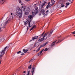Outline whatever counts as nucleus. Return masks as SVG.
Masks as SVG:
<instances>
[{"label": "nucleus", "mask_w": 75, "mask_h": 75, "mask_svg": "<svg viewBox=\"0 0 75 75\" xmlns=\"http://www.w3.org/2000/svg\"><path fill=\"white\" fill-rule=\"evenodd\" d=\"M32 68L31 65H30L29 66H28V69H31Z\"/></svg>", "instance_id": "393cba45"}, {"label": "nucleus", "mask_w": 75, "mask_h": 75, "mask_svg": "<svg viewBox=\"0 0 75 75\" xmlns=\"http://www.w3.org/2000/svg\"><path fill=\"white\" fill-rule=\"evenodd\" d=\"M63 38V39H64V38Z\"/></svg>", "instance_id": "3c124183"}, {"label": "nucleus", "mask_w": 75, "mask_h": 75, "mask_svg": "<svg viewBox=\"0 0 75 75\" xmlns=\"http://www.w3.org/2000/svg\"><path fill=\"white\" fill-rule=\"evenodd\" d=\"M42 51H41L40 52V54H41V53H42Z\"/></svg>", "instance_id": "a19ab883"}, {"label": "nucleus", "mask_w": 75, "mask_h": 75, "mask_svg": "<svg viewBox=\"0 0 75 75\" xmlns=\"http://www.w3.org/2000/svg\"><path fill=\"white\" fill-rule=\"evenodd\" d=\"M38 38V36H35V37L32 38V40H35V39H37Z\"/></svg>", "instance_id": "ddd939ff"}, {"label": "nucleus", "mask_w": 75, "mask_h": 75, "mask_svg": "<svg viewBox=\"0 0 75 75\" xmlns=\"http://www.w3.org/2000/svg\"><path fill=\"white\" fill-rule=\"evenodd\" d=\"M1 28H0V32H1Z\"/></svg>", "instance_id": "4c0bfd02"}, {"label": "nucleus", "mask_w": 75, "mask_h": 75, "mask_svg": "<svg viewBox=\"0 0 75 75\" xmlns=\"http://www.w3.org/2000/svg\"><path fill=\"white\" fill-rule=\"evenodd\" d=\"M73 34H75V31L72 33Z\"/></svg>", "instance_id": "c9c22d12"}, {"label": "nucleus", "mask_w": 75, "mask_h": 75, "mask_svg": "<svg viewBox=\"0 0 75 75\" xmlns=\"http://www.w3.org/2000/svg\"><path fill=\"white\" fill-rule=\"evenodd\" d=\"M33 51H35V50H33Z\"/></svg>", "instance_id": "de8ad7c7"}, {"label": "nucleus", "mask_w": 75, "mask_h": 75, "mask_svg": "<svg viewBox=\"0 0 75 75\" xmlns=\"http://www.w3.org/2000/svg\"><path fill=\"white\" fill-rule=\"evenodd\" d=\"M48 5L50 7H51L52 5L50 4V2H49L48 3Z\"/></svg>", "instance_id": "4be33fe9"}, {"label": "nucleus", "mask_w": 75, "mask_h": 75, "mask_svg": "<svg viewBox=\"0 0 75 75\" xmlns=\"http://www.w3.org/2000/svg\"><path fill=\"white\" fill-rule=\"evenodd\" d=\"M67 0H60V1H61V7H64L65 6V1Z\"/></svg>", "instance_id": "6e6552de"}, {"label": "nucleus", "mask_w": 75, "mask_h": 75, "mask_svg": "<svg viewBox=\"0 0 75 75\" xmlns=\"http://www.w3.org/2000/svg\"><path fill=\"white\" fill-rule=\"evenodd\" d=\"M28 23L27 21H25L24 22V24L25 25H27V24Z\"/></svg>", "instance_id": "5701e85b"}, {"label": "nucleus", "mask_w": 75, "mask_h": 75, "mask_svg": "<svg viewBox=\"0 0 75 75\" xmlns=\"http://www.w3.org/2000/svg\"><path fill=\"white\" fill-rule=\"evenodd\" d=\"M4 40V39H0V43L2 42V41H3Z\"/></svg>", "instance_id": "412c9836"}, {"label": "nucleus", "mask_w": 75, "mask_h": 75, "mask_svg": "<svg viewBox=\"0 0 75 75\" xmlns=\"http://www.w3.org/2000/svg\"><path fill=\"white\" fill-rule=\"evenodd\" d=\"M7 48H8V47L7 46L6 47L4 48V50H2L1 52H0V60H1L2 58H3V56L4 55L5 52H6V51Z\"/></svg>", "instance_id": "7ed1b4c3"}, {"label": "nucleus", "mask_w": 75, "mask_h": 75, "mask_svg": "<svg viewBox=\"0 0 75 75\" xmlns=\"http://www.w3.org/2000/svg\"><path fill=\"white\" fill-rule=\"evenodd\" d=\"M21 51H19L17 52V54H20V53H21Z\"/></svg>", "instance_id": "bb28decb"}, {"label": "nucleus", "mask_w": 75, "mask_h": 75, "mask_svg": "<svg viewBox=\"0 0 75 75\" xmlns=\"http://www.w3.org/2000/svg\"><path fill=\"white\" fill-rule=\"evenodd\" d=\"M11 20V18H9L8 20L6 21L3 24H2L1 27H2V28H6V26L7 25V24H8V23H9Z\"/></svg>", "instance_id": "39448f33"}, {"label": "nucleus", "mask_w": 75, "mask_h": 75, "mask_svg": "<svg viewBox=\"0 0 75 75\" xmlns=\"http://www.w3.org/2000/svg\"><path fill=\"white\" fill-rule=\"evenodd\" d=\"M21 5H22V6H23V5H24V4H21Z\"/></svg>", "instance_id": "49530a36"}, {"label": "nucleus", "mask_w": 75, "mask_h": 75, "mask_svg": "<svg viewBox=\"0 0 75 75\" xmlns=\"http://www.w3.org/2000/svg\"><path fill=\"white\" fill-rule=\"evenodd\" d=\"M41 55V54L40 53L38 54V55L39 56H40V55Z\"/></svg>", "instance_id": "72a5a7b5"}, {"label": "nucleus", "mask_w": 75, "mask_h": 75, "mask_svg": "<svg viewBox=\"0 0 75 75\" xmlns=\"http://www.w3.org/2000/svg\"><path fill=\"white\" fill-rule=\"evenodd\" d=\"M46 3L45 1V3L43 4L41 6V8H42L45 5Z\"/></svg>", "instance_id": "f3484780"}, {"label": "nucleus", "mask_w": 75, "mask_h": 75, "mask_svg": "<svg viewBox=\"0 0 75 75\" xmlns=\"http://www.w3.org/2000/svg\"><path fill=\"white\" fill-rule=\"evenodd\" d=\"M66 6H65V8H67L68 6V5H69L70 4V3L69 2L67 3L66 4Z\"/></svg>", "instance_id": "2eb2a0df"}, {"label": "nucleus", "mask_w": 75, "mask_h": 75, "mask_svg": "<svg viewBox=\"0 0 75 75\" xmlns=\"http://www.w3.org/2000/svg\"><path fill=\"white\" fill-rule=\"evenodd\" d=\"M65 38H64V39H62V40H59L58 41V42H57V43H58V42H61L62 41H63L64 40Z\"/></svg>", "instance_id": "aec40b11"}, {"label": "nucleus", "mask_w": 75, "mask_h": 75, "mask_svg": "<svg viewBox=\"0 0 75 75\" xmlns=\"http://www.w3.org/2000/svg\"><path fill=\"white\" fill-rule=\"evenodd\" d=\"M45 34H44L43 35V38H42L41 39H40L38 41H40V42H41V41H42L43 40H44V39H45V40L47 39V38H48V37H47L46 38H45Z\"/></svg>", "instance_id": "1a4fd4ad"}, {"label": "nucleus", "mask_w": 75, "mask_h": 75, "mask_svg": "<svg viewBox=\"0 0 75 75\" xmlns=\"http://www.w3.org/2000/svg\"><path fill=\"white\" fill-rule=\"evenodd\" d=\"M28 72V74L30 75V71L29 70H27Z\"/></svg>", "instance_id": "b1692460"}, {"label": "nucleus", "mask_w": 75, "mask_h": 75, "mask_svg": "<svg viewBox=\"0 0 75 75\" xmlns=\"http://www.w3.org/2000/svg\"><path fill=\"white\" fill-rule=\"evenodd\" d=\"M23 52H24V53H26L28 51V50L25 49H24L23 50Z\"/></svg>", "instance_id": "4468645a"}, {"label": "nucleus", "mask_w": 75, "mask_h": 75, "mask_svg": "<svg viewBox=\"0 0 75 75\" xmlns=\"http://www.w3.org/2000/svg\"><path fill=\"white\" fill-rule=\"evenodd\" d=\"M72 2H71V3H73V0H72Z\"/></svg>", "instance_id": "a18cd8bd"}, {"label": "nucleus", "mask_w": 75, "mask_h": 75, "mask_svg": "<svg viewBox=\"0 0 75 75\" xmlns=\"http://www.w3.org/2000/svg\"><path fill=\"white\" fill-rule=\"evenodd\" d=\"M48 43V42H47L45 43V44H44V45H41L40 46V47H39L38 50H36V52H38V51H40V48H41V47H45V45H47V44Z\"/></svg>", "instance_id": "0eeeda50"}, {"label": "nucleus", "mask_w": 75, "mask_h": 75, "mask_svg": "<svg viewBox=\"0 0 75 75\" xmlns=\"http://www.w3.org/2000/svg\"><path fill=\"white\" fill-rule=\"evenodd\" d=\"M26 1H30V0H25Z\"/></svg>", "instance_id": "e433bc0d"}, {"label": "nucleus", "mask_w": 75, "mask_h": 75, "mask_svg": "<svg viewBox=\"0 0 75 75\" xmlns=\"http://www.w3.org/2000/svg\"><path fill=\"white\" fill-rule=\"evenodd\" d=\"M19 3H21V0H18Z\"/></svg>", "instance_id": "7c9ffc66"}, {"label": "nucleus", "mask_w": 75, "mask_h": 75, "mask_svg": "<svg viewBox=\"0 0 75 75\" xmlns=\"http://www.w3.org/2000/svg\"><path fill=\"white\" fill-rule=\"evenodd\" d=\"M31 41H32V40H30V41L29 42H31Z\"/></svg>", "instance_id": "79ce46f5"}, {"label": "nucleus", "mask_w": 75, "mask_h": 75, "mask_svg": "<svg viewBox=\"0 0 75 75\" xmlns=\"http://www.w3.org/2000/svg\"><path fill=\"white\" fill-rule=\"evenodd\" d=\"M22 10L25 12V15H28L29 14V12L30 11V8L28 7L22 6L21 8Z\"/></svg>", "instance_id": "f03ea898"}, {"label": "nucleus", "mask_w": 75, "mask_h": 75, "mask_svg": "<svg viewBox=\"0 0 75 75\" xmlns=\"http://www.w3.org/2000/svg\"><path fill=\"white\" fill-rule=\"evenodd\" d=\"M33 20V16L32 15H29L28 16V18L27 21H28V24L29 26L27 27V30H28V27H31L30 26V22L31 21V20Z\"/></svg>", "instance_id": "20e7f679"}, {"label": "nucleus", "mask_w": 75, "mask_h": 75, "mask_svg": "<svg viewBox=\"0 0 75 75\" xmlns=\"http://www.w3.org/2000/svg\"><path fill=\"white\" fill-rule=\"evenodd\" d=\"M23 74H25V71H24L23 72Z\"/></svg>", "instance_id": "ea45409f"}, {"label": "nucleus", "mask_w": 75, "mask_h": 75, "mask_svg": "<svg viewBox=\"0 0 75 75\" xmlns=\"http://www.w3.org/2000/svg\"><path fill=\"white\" fill-rule=\"evenodd\" d=\"M37 13V11H35L34 12H32V16H35L36 14Z\"/></svg>", "instance_id": "f8f14e48"}, {"label": "nucleus", "mask_w": 75, "mask_h": 75, "mask_svg": "<svg viewBox=\"0 0 75 75\" xmlns=\"http://www.w3.org/2000/svg\"><path fill=\"white\" fill-rule=\"evenodd\" d=\"M35 8L36 10H37L38 9V7L37 6H35Z\"/></svg>", "instance_id": "c85d7f7f"}, {"label": "nucleus", "mask_w": 75, "mask_h": 75, "mask_svg": "<svg viewBox=\"0 0 75 75\" xmlns=\"http://www.w3.org/2000/svg\"><path fill=\"white\" fill-rule=\"evenodd\" d=\"M21 55H24V53L23 52H21Z\"/></svg>", "instance_id": "cd10ccee"}, {"label": "nucleus", "mask_w": 75, "mask_h": 75, "mask_svg": "<svg viewBox=\"0 0 75 75\" xmlns=\"http://www.w3.org/2000/svg\"><path fill=\"white\" fill-rule=\"evenodd\" d=\"M56 41H55L54 42H53V43H52V46H54V45H55V42H56Z\"/></svg>", "instance_id": "dca6fc26"}, {"label": "nucleus", "mask_w": 75, "mask_h": 75, "mask_svg": "<svg viewBox=\"0 0 75 75\" xmlns=\"http://www.w3.org/2000/svg\"><path fill=\"white\" fill-rule=\"evenodd\" d=\"M11 15L12 16V15H13V13H11Z\"/></svg>", "instance_id": "c03bdc74"}, {"label": "nucleus", "mask_w": 75, "mask_h": 75, "mask_svg": "<svg viewBox=\"0 0 75 75\" xmlns=\"http://www.w3.org/2000/svg\"><path fill=\"white\" fill-rule=\"evenodd\" d=\"M52 5H54V4H55V1H54V0H52Z\"/></svg>", "instance_id": "a211bd4d"}, {"label": "nucleus", "mask_w": 75, "mask_h": 75, "mask_svg": "<svg viewBox=\"0 0 75 75\" xmlns=\"http://www.w3.org/2000/svg\"><path fill=\"white\" fill-rule=\"evenodd\" d=\"M11 17H12V16H11Z\"/></svg>", "instance_id": "8fccbe9b"}, {"label": "nucleus", "mask_w": 75, "mask_h": 75, "mask_svg": "<svg viewBox=\"0 0 75 75\" xmlns=\"http://www.w3.org/2000/svg\"><path fill=\"white\" fill-rule=\"evenodd\" d=\"M54 31V30L53 29L52 31H50V33H45V38H47V37H51L52 34V33H53V31Z\"/></svg>", "instance_id": "423d86ee"}, {"label": "nucleus", "mask_w": 75, "mask_h": 75, "mask_svg": "<svg viewBox=\"0 0 75 75\" xmlns=\"http://www.w3.org/2000/svg\"><path fill=\"white\" fill-rule=\"evenodd\" d=\"M1 60H0V65L1 64Z\"/></svg>", "instance_id": "58836bf2"}, {"label": "nucleus", "mask_w": 75, "mask_h": 75, "mask_svg": "<svg viewBox=\"0 0 75 75\" xmlns=\"http://www.w3.org/2000/svg\"><path fill=\"white\" fill-rule=\"evenodd\" d=\"M22 11L19 8H18L16 9V12L15 13V16H16L17 18H21L22 16Z\"/></svg>", "instance_id": "f257e3e1"}, {"label": "nucleus", "mask_w": 75, "mask_h": 75, "mask_svg": "<svg viewBox=\"0 0 75 75\" xmlns=\"http://www.w3.org/2000/svg\"><path fill=\"white\" fill-rule=\"evenodd\" d=\"M44 49H43L41 51H42H42H44Z\"/></svg>", "instance_id": "37998d69"}, {"label": "nucleus", "mask_w": 75, "mask_h": 75, "mask_svg": "<svg viewBox=\"0 0 75 75\" xmlns=\"http://www.w3.org/2000/svg\"><path fill=\"white\" fill-rule=\"evenodd\" d=\"M74 36L75 37V35H74Z\"/></svg>", "instance_id": "09e8293b"}, {"label": "nucleus", "mask_w": 75, "mask_h": 75, "mask_svg": "<svg viewBox=\"0 0 75 75\" xmlns=\"http://www.w3.org/2000/svg\"><path fill=\"white\" fill-rule=\"evenodd\" d=\"M48 51V49H47V48L45 49L44 50V51Z\"/></svg>", "instance_id": "c756f323"}, {"label": "nucleus", "mask_w": 75, "mask_h": 75, "mask_svg": "<svg viewBox=\"0 0 75 75\" xmlns=\"http://www.w3.org/2000/svg\"><path fill=\"white\" fill-rule=\"evenodd\" d=\"M49 7H50V6L48 5L47 6V8H48Z\"/></svg>", "instance_id": "f704fd0d"}, {"label": "nucleus", "mask_w": 75, "mask_h": 75, "mask_svg": "<svg viewBox=\"0 0 75 75\" xmlns=\"http://www.w3.org/2000/svg\"><path fill=\"white\" fill-rule=\"evenodd\" d=\"M44 32L42 34L41 37H42V36H44V35H44Z\"/></svg>", "instance_id": "473e14b6"}, {"label": "nucleus", "mask_w": 75, "mask_h": 75, "mask_svg": "<svg viewBox=\"0 0 75 75\" xmlns=\"http://www.w3.org/2000/svg\"><path fill=\"white\" fill-rule=\"evenodd\" d=\"M36 26L35 25H34L33 27L31 28L30 29V31H31V30H33V28H36Z\"/></svg>", "instance_id": "6ab92c4d"}, {"label": "nucleus", "mask_w": 75, "mask_h": 75, "mask_svg": "<svg viewBox=\"0 0 75 75\" xmlns=\"http://www.w3.org/2000/svg\"><path fill=\"white\" fill-rule=\"evenodd\" d=\"M34 71H35V67H34V66H33V67L32 68V69L31 71L32 75H33L34 73Z\"/></svg>", "instance_id": "9b49d317"}, {"label": "nucleus", "mask_w": 75, "mask_h": 75, "mask_svg": "<svg viewBox=\"0 0 75 75\" xmlns=\"http://www.w3.org/2000/svg\"><path fill=\"white\" fill-rule=\"evenodd\" d=\"M34 61V59H32L30 62H33Z\"/></svg>", "instance_id": "2f4dec72"}, {"label": "nucleus", "mask_w": 75, "mask_h": 75, "mask_svg": "<svg viewBox=\"0 0 75 75\" xmlns=\"http://www.w3.org/2000/svg\"><path fill=\"white\" fill-rule=\"evenodd\" d=\"M44 12H45V10L43 9H42L40 11V12L41 13H42L43 16L44 15H45V16H46L47 14H45V13H44Z\"/></svg>", "instance_id": "9d476101"}, {"label": "nucleus", "mask_w": 75, "mask_h": 75, "mask_svg": "<svg viewBox=\"0 0 75 75\" xmlns=\"http://www.w3.org/2000/svg\"><path fill=\"white\" fill-rule=\"evenodd\" d=\"M49 11L47 10L46 12V14H46V16H47V14H48V13H48V12Z\"/></svg>", "instance_id": "a878e982"}]
</instances>
